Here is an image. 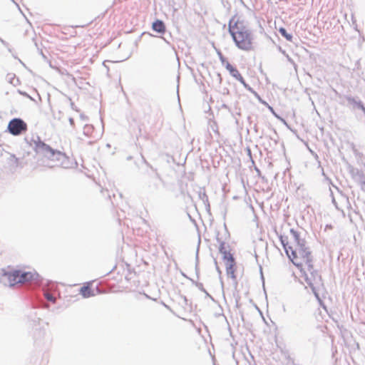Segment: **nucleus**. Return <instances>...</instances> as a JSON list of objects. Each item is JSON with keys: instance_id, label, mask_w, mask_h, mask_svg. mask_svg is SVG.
<instances>
[{"instance_id": "7", "label": "nucleus", "mask_w": 365, "mask_h": 365, "mask_svg": "<svg viewBox=\"0 0 365 365\" xmlns=\"http://www.w3.org/2000/svg\"><path fill=\"white\" fill-rule=\"evenodd\" d=\"M163 183V180L158 173H155L153 176H152L149 180L148 187L150 190L153 192L157 191L160 184Z\"/></svg>"}, {"instance_id": "25", "label": "nucleus", "mask_w": 365, "mask_h": 365, "mask_svg": "<svg viewBox=\"0 0 365 365\" xmlns=\"http://www.w3.org/2000/svg\"><path fill=\"white\" fill-rule=\"evenodd\" d=\"M195 270H196V272L197 273L198 272V269H197V265L196 264V267H195Z\"/></svg>"}, {"instance_id": "12", "label": "nucleus", "mask_w": 365, "mask_h": 365, "mask_svg": "<svg viewBox=\"0 0 365 365\" xmlns=\"http://www.w3.org/2000/svg\"><path fill=\"white\" fill-rule=\"evenodd\" d=\"M198 197L207 207H210L208 197L204 188L199 189Z\"/></svg>"}, {"instance_id": "3", "label": "nucleus", "mask_w": 365, "mask_h": 365, "mask_svg": "<svg viewBox=\"0 0 365 365\" xmlns=\"http://www.w3.org/2000/svg\"><path fill=\"white\" fill-rule=\"evenodd\" d=\"M41 280L40 275L36 272H22L20 270L4 272L0 279L5 286L13 287L18 283H29L32 288L38 287Z\"/></svg>"}, {"instance_id": "20", "label": "nucleus", "mask_w": 365, "mask_h": 365, "mask_svg": "<svg viewBox=\"0 0 365 365\" xmlns=\"http://www.w3.org/2000/svg\"><path fill=\"white\" fill-rule=\"evenodd\" d=\"M196 287L200 289L201 290L202 292H205L207 296L211 297V296L207 293V292L204 289L203 287V285L202 283H200V282H197L196 283Z\"/></svg>"}, {"instance_id": "21", "label": "nucleus", "mask_w": 365, "mask_h": 365, "mask_svg": "<svg viewBox=\"0 0 365 365\" xmlns=\"http://www.w3.org/2000/svg\"><path fill=\"white\" fill-rule=\"evenodd\" d=\"M217 54H218V56H219V58H220L221 63H222V65H224L225 66L226 62H227L226 61V58L224 57V56L222 55V53L220 51H217Z\"/></svg>"}, {"instance_id": "23", "label": "nucleus", "mask_w": 365, "mask_h": 365, "mask_svg": "<svg viewBox=\"0 0 365 365\" xmlns=\"http://www.w3.org/2000/svg\"><path fill=\"white\" fill-rule=\"evenodd\" d=\"M20 93L24 95V96H26V97H28V98H31V99H32L31 97H30L26 93L20 92Z\"/></svg>"}, {"instance_id": "17", "label": "nucleus", "mask_w": 365, "mask_h": 365, "mask_svg": "<svg viewBox=\"0 0 365 365\" xmlns=\"http://www.w3.org/2000/svg\"><path fill=\"white\" fill-rule=\"evenodd\" d=\"M279 32L280 34L284 37L287 41H292L293 36L291 34L287 33V30L284 28H280L279 29Z\"/></svg>"}, {"instance_id": "2", "label": "nucleus", "mask_w": 365, "mask_h": 365, "mask_svg": "<svg viewBox=\"0 0 365 365\" xmlns=\"http://www.w3.org/2000/svg\"><path fill=\"white\" fill-rule=\"evenodd\" d=\"M234 19L229 21L228 30L236 46L241 50L249 51L253 49L254 36L252 31L242 23Z\"/></svg>"}, {"instance_id": "27", "label": "nucleus", "mask_w": 365, "mask_h": 365, "mask_svg": "<svg viewBox=\"0 0 365 365\" xmlns=\"http://www.w3.org/2000/svg\"><path fill=\"white\" fill-rule=\"evenodd\" d=\"M196 259H197V260L198 259V253L197 252Z\"/></svg>"}, {"instance_id": "22", "label": "nucleus", "mask_w": 365, "mask_h": 365, "mask_svg": "<svg viewBox=\"0 0 365 365\" xmlns=\"http://www.w3.org/2000/svg\"><path fill=\"white\" fill-rule=\"evenodd\" d=\"M142 159H143V161L145 164H146L148 166H149L151 169L153 170V168L147 162V160H145V158L142 155Z\"/></svg>"}, {"instance_id": "16", "label": "nucleus", "mask_w": 365, "mask_h": 365, "mask_svg": "<svg viewBox=\"0 0 365 365\" xmlns=\"http://www.w3.org/2000/svg\"><path fill=\"white\" fill-rule=\"evenodd\" d=\"M6 80L9 83L12 84L14 86L18 85L19 82V79L16 78V76L14 73L7 74Z\"/></svg>"}, {"instance_id": "15", "label": "nucleus", "mask_w": 365, "mask_h": 365, "mask_svg": "<svg viewBox=\"0 0 365 365\" xmlns=\"http://www.w3.org/2000/svg\"><path fill=\"white\" fill-rule=\"evenodd\" d=\"M80 293L83 295V297L88 298L92 295V291L91 288L88 286H83L80 289Z\"/></svg>"}, {"instance_id": "5", "label": "nucleus", "mask_w": 365, "mask_h": 365, "mask_svg": "<svg viewBox=\"0 0 365 365\" xmlns=\"http://www.w3.org/2000/svg\"><path fill=\"white\" fill-rule=\"evenodd\" d=\"M289 232L294 241L297 243L295 249H293L292 247H289L293 256L292 261L297 265L294 261L297 257V255H300L302 259L310 257L312 255L309 248L306 246L305 240L300 237L299 233L294 229H290Z\"/></svg>"}, {"instance_id": "10", "label": "nucleus", "mask_w": 365, "mask_h": 365, "mask_svg": "<svg viewBox=\"0 0 365 365\" xmlns=\"http://www.w3.org/2000/svg\"><path fill=\"white\" fill-rule=\"evenodd\" d=\"M352 175L354 179L359 184L361 185H365V175L361 171L359 170L358 169L353 170Z\"/></svg>"}, {"instance_id": "18", "label": "nucleus", "mask_w": 365, "mask_h": 365, "mask_svg": "<svg viewBox=\"0 0 365 365\" xmlns=\"http://www.w3.org/2000/svg\"><path fill=\"white\" fill-rule=\"evenodd\" d=\"M236 80L239 81L243 85V86L248 91H252V88L247 83H246L242 75H240V77H238Z\"/></svg>"}, {"instance_id": "6", "label": "nucleus", "mask_w": 365, "mask_h": 365, "mask_svg": "<svg viewBox=\"0 0 365 365\" xmlns=\"http://www.w3.org/2000/svg\"><path fill=\"white\" fill-rule=\"evenodd\" d=\"M7 130L13 135H19L27 130V124L21 118H15L9 122Z\"/></svg>"}, {"instance_id": "1", "label": "nucleus", "mask_w": 365, "mask_h": 365, "mask_svg": "<svg viewBox=\"0 0 365 365\" xmlns=\"http://www.w3.org/2000/svg\"><path fill=\"white\" fill-rule=\"evenodd\" d=\"M25 140L36 155L47 159L48 163L45 166L48 168L64 166V161L66 160V155L51 148L42 141L38 135H33L30 139L26 138Z\"/></svg>"}, {"instance_id": "26", "label": "nucleus", "mask_w": 365, "mask_h": 365, "mask_svg": "<svg viewBox=\"0 0 365 365\" xmlns=\"http://www.w3.org/2000/svg\"><path fill=\"white\" fill-rule=\"evenodd\" d=\"M269 108H270V110H272V112L274 114H275V113H274V110H273V109H272V108L269 107Z\"/></svg>"}, {"instance_id": "19", "label": "nucleus", "mask_w": 365, "mask_h": 365, "mask_svg": "<svg viewBox=\"0 0 365 365\" xmlns=\"http://www.w3.org/2000/svg\"><path fill=\"white\" fill-rule=\"evenodd\" d=\"M44 296L48 301L51 302L53 303L56 302V298L51 293L46 292L44 293Z\"/></svg>"}, {"instance_id": "14", "label": "nucleus", "mask_w": 365, "mask_h": 365, "mask_svg": "<svg viewBox=\"0 0 365 365\" xmlns=\"http://www.w3.org/2000/svg\"><path fill=\"white\" fill-rule=\"evenodd\" d=\"M280 241H281V243L287 253V255H288V257L292 259V258H291V255H289V250L290 249L289 248V246H288V239H287V237H284V236H280Z\"/></svg>"}, {"instance_id": "13", "label": "nucleus", "mask_w": 365, "mask_h": 365, "mask_svg": "<svg viewBox=\"0 0 365 365\" xmlns=\"http://www.w3.org/2000/svg\"><path fill=\"white\" fill-rule=\"evenodd\" d=\"M225 68L229 71L230 74L235 79H237L241 75L238 70L232 66L229 62H226Z\"/></svg>"}, {"instance_id": "4", "label": "nucleus", "mask_w": 365, "mask_h": 365, "mask_svg": "<svg viewBox=\"0 0 365 365\" xmlns=\"http://www.w3.org/2000/svg\"><path fill=\"white\" fill-rule=\"evenodd\" d=\"M302 259L304 264L302 271L304 272L305 281L312 289L314 296L319 300L318 292L323 286L321 275L313 267L312 255Z\"/></svg>"}, {"instance_id": "11", "label": "nucleus", "mask_w": 365, "mask_h": 365, "mask_svg": "<svg viewBox=\"0 0 365 365\" xmlns=\"http://www.w3.org/2000/svg\"><path fill=\"white\" fill-rule=\"evenodd\" d=\"M153 29L160 34H163L165 31V26L163 21L156 20L153 23Z\"/></svg>"}, {"instance_id": "9", "label": "nucleus", "mask_w": 365, "mask_h": 365, "mask_svg": "<svg viewBox=\"0 0 365 365\" xmlns=\"http://www.w3.org/2000/svg\"><path fill=\"white\" fill-rule=\"evenodd\" d=\"M226 271L227 274L232 279H235L236 277L235 275V269L234 266L235 264V259L232 258V261L230 260H226Z\"/></svg>"}, {"instance_id": "24", "label": "nucleus", "mask_w": 365, "mask_h": 365, "mask_svg": "<svg viewBox=\"0 0 365 365\" xmlns=\"http://www.w3.org/2000/svg\"><path fill=\"white\" fill-rule=\"evenodd\" d=\"M69 122H70L71 125H73V123H74V120L71 118H69Z\"/></svg>"}, {"instance_id": "8", "label": "nucleus", "mask_w": 365, "mask_h": 365, "mask_svg": "<svg viewBox=\"0 0 365 365\" xmlns=\"http://www.w3.org/2000/svg\"><path fill=\"white\" fill-rule=\"evenodd\" d=\"M217 241L220 244L219 251L222 255V258L224 260H232L233 257L232 255L230 254L229 250L225 246V242L221 240L218 237H217Z\"/></svg>"}]
</instances>
